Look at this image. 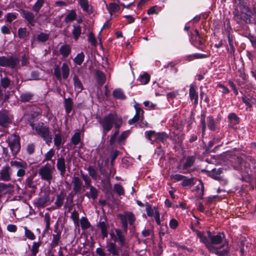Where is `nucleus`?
I'll return each mask as SVG.
<instances>
[{"label": "nucleus", "instance_id": "f257e3e1", "mask_svg": "<svg viewBox=\"0 0 256 256\" xmlns=\"http://www.w3.org/2000/svg\"><path fill=\"white\" fill-rule=\"evenodd\" d=\"M99 123L102 128V134L106 135L111 130L114 125L118 129L120 126L122 120L115 113H110L99 120Z\"/></svg>", "mask_w": 256, "mask_h": 256}, {"label": "nucleus", "instance_id": "f03ea898", "mask_svg": "<svg viewBox=\"0 0 256 256\" xmlns=\"http://www.w3.org/2000/svg\"><path fill=\"white\" fill-rule=\"evenodd\" d=\"M224 236L223 233H218L214 236H210V244H212L217 245L222 244V246L218 248L219 250L215 249L216 251L214 252H218L222 256H226L228 252V246L226 242L223 244Z\"/></svg>", "mask_w": 256, "mask_h": 256}, {"label": "nucleus", "instance_id": "7ed1b4c3", "mask_svg": "<svg viewBox=\"0 0 256 256\" xmlns=\"http://www.w3.org/2000/svg\"><path fill=\"white\" fill-rule=\"evenodd\" d=\"M116 234L114 232L110 233V236L112 240L114 242L118 241L120 247L124 248H129V240L126 238L127 233V230H122L120 229L116 228L115 230Z\"/></svg>", "mask_w": 256, "mask_h": 256}, {"label": "nucleus", "instance_id": "20e7f679", "mask_svg": "<svg viewBox=\"0 0 256 256\" xmlns=\"http://www.w3.org/2000/svg\"><path fill=\"white\" fill-rule=\"evenodd\" d=\"M33 129L35 130L38 135L42 138L48 145H50L52 142V136L48 126L42 122L36 124Z\"/></svg>", "mask_w": 256, "mask_h": 256}, {"label": "nucleus", "instance_id": "39448f33", "mask_svg": "<svg viewBox=\"0 0 256 256\" xmlns=\"http://www.w3.org/2000/svg\"><path fill=\"white\" fill-rule=\"evenodd\" d=\"M191 228L196 232L197 237L200 238V241L205 244L210 252H214L216 251L209 242V239L210 240L211 236L210 232H200L194 229L192 226Z\"/></svg>", "mask_w": 256, "mask_h": 256}, {"label": "nucleus", "instance_id": "423d86ee", "mask_svg": "<svg viewBox=\"0 0 256 256\" xmlns=\"http://www.w3.org/2000/svg\"><path fill=\"white\" fill-rule=\"evenodd\" d=\"M54 170L53 165L46 164L39 169V176L42 180L50 182L52 179Z\"/></svg>", "mask_w": 256, "mask_h": 256}, {"label": "nucleus", "instance_id": "0eeeda50", "mask_svg": "<svg viewBox=\"0 0 256 256\" xmlns=\"http://www.w3.org/2000/svg\"><path fill=\"white\" fill-rule=\"evenodd\" d=\"M124 229L126 230L128 227V222L130 225H132L134 222L136 218L132 212H126L124 214L118 215Z\"/></svg>", "mask_w": 256, "mask_h": 256}, {"label": "nucleus", "instance_id": "6e6552de", "mask_svg": "<svg viewBox=\"0 0 256 256\" xmlns=\"http://www.w3.org/2000/svg\"><path fill=\"white\" fill-rule=\"evenodd\" d=\"M8 145L14 154H16L20 150L19 136L16 134H12L8 138Z\"/></svg>", "mask_w": 256, "mask_h": 256}, {"label": "nucleus", "instance_id": "1a4fd4ad", "mask_svg": "<svg viewBox=\"0 0 256 256\" xmlns=\"http://www.w3.org/2000/svg\"><path fill=\"white\" fill-rule=\"evenodd\" d=\"M18 61L17 59L11 56L7 58L4 56L0 57V66H9L14 68L16 66Z\"/></svg>", "mask_w": 256, "mask_h": 256}, {"label": "nucleus", "instance_id": "9d476101", "mask_svg": "<svg viewBox=\"0 0 256 256\" xmlns=\"http://www.w3.org/2000/svg\"><path fill=\"white\" fill-rule=\"evenodd\" d=\"M190 41L199 50H204V46L203 45V42L201 40L199 32L197 30H194V33L190 38Z\"/></svg>", "mask_w": 256, "mask_h": 256}, {"label": "nucleus", "instance_id": "9b49d317", "mask_svg": "<svg viewBox=\"0 0 256 256\" xmlns=\"http://www.w3.org/2000/svg\"><path fill=\"white\" fill-rule=\"evenodd\" d=\"M146 214L148 216H154L158 225L160 224V214L158 208L156 207H152L150 205L146 206Z\"/></svg>", "mask_w": 256, "mask_h": 256}, {"label": "nucleus", "instance_id": "f8f14e48", "mask_svg": "<svg viewBox=\"0 0 256 256\" xmlns=\"http://www.w3.org/2000/svg\"><path fill=\"white\" fill-rule=\"evenodd\" d=\"M12 170L8 166L3 167L0 171V180L8 182L11 180Z\"/></svg>", "mask_w": 256, "mask_h": 256}, {"label": "nucleus", "instance_id": "ddd939ff", "mask_svg": "<svg viewBox=\"0 0 256 256\" xmlns=\"http://www.w3.org/2000/svg\"><path fill=\"white\" fill-rule=\"evenodd\" d=\"M189 96L191 100H194V105L198 104V92H196V87L194 84H191L190 86Z\"/></svg>", "mask_w": 256, "mask_h": 256}, {"label": "nucleus", "instance_id": "4468645a", "mask_svg": "<svg viewBox=\"0 0 256 256\" xmlns=\"http://www.w3.org/2000/svg\"><path fill=\"white\" fill-rule=\"evenodd\" d=\"M22 17L24 18L29 24L31 26H34L36 22V20L34 18V14L28 11L23 10L22 12Z\"/></svg>", "mask_w": 256, "mask_h": 256}, {"label": "nucleus", "instance_id": "2eb2a0df", "mask_svg": "<svg viewBox=\"0 0 256 256\" xmlns=\"http://www.w3.org/2000/svg\"><path fill=\"white\" fill-rule=\"evenodd\" d=\"M14 189V186L12 184H6L3 182H0V193L3 194H12Z\"/></svg>", "mask_w": 256, "mask_h": 256}, {"label": "nucleus", "instance_id": "dca6fc26", "mask_svg": "<svg viewBox=\"0 0 256 256\" xmlns=\"http://www.w3.org/2000/svg\"><path fill=\"white\" fill-rule=\"evenodd\" d=\"M56 168L60 172V174L64 176L66 171L65 160L64 157L61 156L58 159Z\"/></svg>", "mask_w": 256, "mask_h": 256}, {"label": "nucleus", "instance_id": "f3484780", "mask_svg": "<svg viewBox=\"0 0 256 256\" xmlns=\"http://www.w3.org/2000/svg\"><path fill=\"white\" fill-rule=\"evenodd\" d=\"M195 158L193 156L188 157L184 162H180L179 164V168L182 170H186L191 167L194 162Z\"/></svg>", "mask_w": 256, "mask_h": 256}, {"label": "nucleus", "instance_id": "a211bd4d", "mask_svg": "<svg viewBox=\"0 0 256 256\" xmlns=\"http://www.w3.org/2000/svg\"><path fill=\"white\" fill-rule=\"evenodd\" d=\"M54 232L56 234H52V240L51 242L52 248H55L58 246L61 236V232L60 230H58V228H56Z\"/></svg>", "mask_w": 256, "mask_h": 256}, {"label": "nucleus", "instance_id": "6ab92c4d", "mask_svg": "<svg viewBox=\"0 0 256 256\" xmlns=\"http://www.w3.org/2000/svg\"><path fill=\"white\" fill-rule=\"evenodd\" d=\"M74 187L73 190L76 192H80L82 188V182L78 176H74L72 180Z\"/></svg>", "mask_w": 256, "mask_h": 256}, {"label": "nucleus", "instance_id": "aec40b11", "mask_svg": "<svg viewBox=\"0 0 256 256\" xmlns=\"http://www.w3.org/2000/svg\"><path fill=\"white\" fill-rule=\"evenodd\" d=\"M59 50L64 58H66L71 52V47L69 44H65L60 47Z\"/></svg>", "mask_w": 256, "mask_h": 256}, {"label": "nucleus", "instance_id": "412c9836", "mask_svg": "<svg viewBox=\"0 0 256 256\" xmlns=\"http://www.w3.org/2000/svg\"><path fill=\"white\" fill-rule=\"evenodd\" d=\"M65 196L66 194L62 192L56 196V198L54 202L56 208H59L62 206Z\"/></svg>", "mask_w": 256, "mask_h": 256}, {"label": "nucleus", "instance_id": "4be33fe9", "mask_svg": "<svg viewBox=\"0 0 256 256\" xmlns=\"http://www.w3.org/2000/svg\"><path fill=\"white\" fill-rule=\"evenodd\" d=\"M90 188V192H87L86 194V196L88 198H92L94 200L96 199L98 196V190L94 186H88Z\"/></svg>", "mask_w": 256, "mask_h": 256}, {"label": "nucleus", "instance_id": "5701e85b", "mask_svg": "<svg viewBox=\"0 0 256 256\" xmlns=\"http://www.w3.org/2000/svg\"><path fill=\"white\" fill-rule=\"evenodd\" d=\"M209 56V54H194L192 55H188L186 57V60L190 62L194 59H200V58H206Z\"/></svg>", "mask_w": 256, "mask_h": 256}, {"label": "nucleus", "instance_id": "b1692460", "mask_svg": "<svg viewBox=\"0 0 256 256\" xmlns=\"http://www.w3.org/2000/svg\"><path fill=\"white\" fill-rule=\"evenodd\" d=\"M78 4L84 12H86L89 14L92 12L88 0H78Z\"/></svg>", "mask_w": 256, "mask_h": 256}, {"label": "nucleus", "instance_id": "393cba45", "mask_svg": "<svg viewBox=\"0 0 256 256\" xmlns=\"http://www.w3.org/2000/svg\"><path fill=\"white\" fill-rule=\"evenodd\" d=\"M41 245V242H34L30 248V252L32 256H36L38 252L39 248Z\"/></svg>", "mask_w": 256, "mask_h": 256}, {"label": "nucleus", "instance_id": "a878e982", "mask_svg": "<svg viewBox=\"0 0 256 256\" xmlns=\"http://www.w3.org/2000/svg\"><path fill=\"white\" fill-rule=\"evenodd\" d=\"M73 79H74V88H75L76 90L78 92H80L83 89L82 84L81 82L80 81V80L78 78V76H74Z\"/></svg>", "mask_w": 256, "mask_h": 256}, {"label": "nucleus", "instance_id": "bb28decb", "mask_svg": "<svg viewBox=\"0 0 256 256\" xmlns=\"http://www.w3.org/2000/svg\"><path fill=\"white\" fill-rule=\"evenodd\" d=\"M62 76L64 79L66 80L70 74V68L68 64L64 62L62 66Z\"/></svg>", "mask_w": 256, "mask_h": 256}, {"label": "nucleus", "instance_id": "cd10ccee", "mask_svg": "<svg viewBox=\"0 0 256 256\" xmlns=\"http://www.w3.org/2000/svg\"><path fill=\"white\" fill-rule=\"evenodd\" d=\"M82 33V28L78 25H73L72 34L75 40H77Z\"/></svg>", "mask_w": 256, "mask_h": 256}, {"label": "nucleus", "instance_id": "c85d7f7f", "mask_svg": "<svg viewBox=\"0 0 256 256\" xmlns=\"http://www.w3.org/2000/svg\"><path fill=\"white\" fill-rule=\"evenodd\" d=\"M196 196L199 198L202 197L204 192V186L201 180H200V184L196 187Z\"/></svg>", "mask_w": 256, "mask_h": 256}, {"label": "nucleus", "instance_id": "c756f323", "mask_svg": "<svg viewBox=\"0 0 256 256\" xmlns=\"http://www.w3.org/2000/svg\"><path fill=\"white\" fill-rule=\"evenodd\" d=\"M10 122V118L6 114H0V125L4 126Z\"/></svg>", "mask_w": 256, "mask_h": 256}, {"label": "nucleus", "instance_id": "7c9ffc66", "mask_svg": "<svg viewBox=\"0 0 256 256\" xmlns=\"http://www.w3.org/2000/svg\"><path fill=\"white\" fill-rule=\"evenodd\" d=\"M106 248H108V250L114 256L118 254V250L116 248V245L114 243H108Z\"/></svg>", "mask_w": 256, "mask_h": 256}, {"label": "nucleus", "instance_id": "2f4dec72", "mask_svg": "<svg viewBox=\"0 0 256 256\" xmlns=\"http://www.w3.org/2000/svg\"><path fill=\"white\" fill-rule=\"evenodd\" d=\"M76 17V14L74 10H70L64 18V22L66 23L74 20Z\"/></svg>", "mask_w": 256, "mask_h": 256}, {"label": "nucleus", "instance_id": "473e14b6", "mask_svg": "<svg viewBox=\"0 0 256 256\" xmlns=\"http://www.w3.org/2000/svg\"><path fill=\"white\" fill-rule=\"evenodd\" d=\"M50 200L48 196L45 194L38 198L37 204L38 206H44Z\"/></svg>", "mask_w": 256, "mask_h": 256}, {"label": "nucleus", "instance_id": "72a5a7b5", "mask_svg": "<svg viewBox=\"0 0 256 256\" xmlns=\"http://www.w3.org/2000/svg\"><path fill=\"white\" fill-rule=\"evenodd\" d=\"M112 94L117 99L125 100L126 98L122 90L120 88L114 90Z\"/></svg>", "mask_w": 256, "mask_h": 256}, {"label": "nucleus", "instance_id": "f704fd0d", "mask_svg": "<svg viewBox=\"0 0 256 256\" xmlns=\"http://www.w3.org/2000/svg\"><path fill=\"white\" fill-rule=\"evenodd\" d=\"M84 54L83 52H81L76 56L74 58V63L77 65H81L83 62L84 59Z\"/></svg>", "mask_w": 256, "mask_h": 256}, {"label": "nucleus", "instance_id": "c9c22d12", "mask_svg": "<svg viewBox=\"0 0 256 256\" xmlns=\"http://www.w3.org/2000/svg\"><path fill=\"white\" fill-rule=\"evenodd\" d=\"M81 139V134L80 132H78L74 133L72 136L71 138V142L75 146L78 145L80 142Z\"/></svg>", "mask_w": 256, "mask_h": 256}, {"label": "nucleus", "instance_id": "e433bc0d", "mask_svg": "<svg viewBox=\"0 0 256 256\" xmlns=\"http://www.w3.org/2000/svg\"><path fill=\"white\" fill-rule=\"evenodd\" d=\"M72 106V101L70 98H66L64 100V107L66 112L68 114L71 112Z\"/></svg>", "mask_w": 256, "mask_h": 256}, {"label": "nucleus", "instance_id": "4c0bfd02", "mask_svg": "<svg viewBox=\"0 0 256 256\" xmlns=\"http://www.w3.org/2000/svg\"><path fill=\"white\" fill-rule=\"evenodd\" d=\"M138 80L141 84H146L150 80V76L148 73H144L140 76Z\"/></svg>", "mask_w": 256, "mask_h": 256}, {"label": "nucleus", "instance_id": "58836bf2", "mask_svg": "<svg viewBox=\"0 0 256 256\" xmlns=\"http://www.w3.org/2000/svg\"><path fill=\"white\" fill-rule=\"evenodd\" d=\"M18 34L20 38H24L29 36L30 32L26 28H20L18 30Z\"/></svg>", "mask_w": 256, "mask_h": 256}, {"label": "nucleus", "instance_id": "ea45409f", "mask_svg": "<svg viewBox=\"0 0 256 256\" xmlns=\"http://www.w3.org/2000/svg\"><path fill=\"white\" fill-rule=\"evenodd\" d=\"M96 78L98 82L102 85L106 81V77L104 74L99 70L96 71Z\"/></svg>", "mask_w": 256, "mask_h": 256}, {"label": "nucleus", "instance_id": "a19ab883", "mask_svg": "<svg viewBox=\"0 0 256 256\" xmlns=\"http://www.w3.org/2000/svg\"><path fill=\"white\" fill-rule=\"evenodd\" d=\"M207 124L208 129L211 130H214L216 128V122L212 116L207 118Z\"/></svg>", "mask_w": 256, "mask_h": 256}, {"label": "nucleus", "instance_id": "79ce46f5", "mask_svg": "<svg viewBox=\"0 0 256 256\" xmlns=\"http://www.w3.org/2000/svg\"><path fill=\"white\" fill-rule=\"evenodd\" d=\"M55 154V151L53 148L50 149L44 156L43 162L52 160Z\"/></svg>", "mask_w": 256, "mask_h": 256}, {"label": "nucleus", "instance_id": "37998d69", "mask_svg": "<svg viewBox=\"0 0 256 256\" xmlns=\"http://www.w3.org/2000/svg\"><path fill=\"white\" fill-rule=\"evenodd\" d=\"M54 141V146L58 149H59L62 142V135L60 133H58L55 134Z\"/></svg>", "mask_w": 256, "mask_h": 256}, {"label": "nucleus", "instance_id": "c03bdc74", "mask_svg": "<svg viewBox=\"0 0 256 256\" xmlns=\"http://www.w3.org/2000/svg\"><path fill=\"white\" fill-rule=\"evenodd\" d=\"M98 226L100 228L102 236L104 238L107 237L108 232H107V225L104 222H100L98 224Z\"/></svg>", "mask_w": 256, "mask_h": 256}, {"label": "nucleus", "instance_id": "a18cd8bd", "mask_svg": "<svg viewBox=\"0 0 256 256\" xmlns=\"http://www.w3.org/2000/svg\"><path fill=\"white\" fill-rule=\"evenodd\" d=\"M70 218L72 220L75 226H79V214L78 212L74 210L71 214Z\"/></svg>", "mask_w": 256, "mask_h": 256}, {"label": "nucleus", "instance_id": "49530a36", "mask_svg": "<svg viewBox=\"0 0 256 256\" xmlns=\"http://www.w3.org/2000/svg\"><path fill=\"white\" fill-rule=\"evenodd\" d=\"M50 35L48 34L42 32L38 35L37 39L38 42H44L47 41Z\"/></svg>", "mask_w": 256, "mask_h": 256}, {"label": "nucleus", "instance_id": "de8ad7c7", "mask_svg": "<svg viewBox=\"0 0 256 256\" xmlns=\"http://www.w3.org/2000/svg\"><path fill=\"white\" fill-rule=\"evenodd\" d=\"M80 224L82 229L86 230L90 227V224L88 218L86 217H82L80 219Z\"/></svg>", "mask_w": 256, "mask_h": 256}, {"label": "nucleus", "instance_id": "09e8293b", "mask_svg": "<svg viewBox=\"0 0 256 256\" xmlns=\"http://www.w3.org/2000/svg\"><path fill=\"white\" fill-rule=\"evenodd\" d=\"M24 236L26 237L30 240H34L36 238V236L34 232H32L30 230L28 229L26 226L24 228Z\"/></svg>", "mask_w": 256, "mask_h": 256}, {"label": "nucleus", "instance_id": "8fccbe9b", "mask_svg": "<svg viewBox=\"0 0 256 256\" xmlns=\"http://www.w3.org/2000/svg\"><path fill=\"white\" fill-rule=\"evenodd\" d=\"M162 8L158 6H154L150 8L147 12L148 14H158L161 10Z\"/></svg>", "mask_w": 256, "mask_h": 256}, {"label": "nucleus", "instance_id": "3c124183", "mask_svg": "<svg viewBox=\"0 0 256 256\" xmlns=\"http://www.w3.org/2000/svg\"><path fill=\"white\" fill-rule=\"evenodd\" d=\"M44 4V0H38L32 7V10L38 12Z\"/></svg>", "mask_w": 256, "mask_h": 256}, {"label": "nucleus", "instance_id": "603ef678", "mask_svg": "<svg viewBox=\"0 0 256 256\" xmlns=\"http://www.w3.org/2000/svg\"><path fill=\"white\" fill-rule=\"evenodd\" d=\"M222 172V170L220 168L213 169L210 173V176L211 177L214 179H218L220 178V174Z\"/></svg>", "mask_w": 256, "mask_h": 256}, {"label": "nucleus", "instance_id": "864d4df0", "mask_svg": "<svg viewBox=\"0 0 256 256\" xmlns=\"http://www.w3.org/2000/svg\"><path fill=\"white\" fill-rule=\"evenodd\" d=\"M10 164L12 166L15 167L18 169L24 168V166L26 165V163L24 162H20L16 160L11 161Z\"/></svg>", "mask_w": 256, "mask_h": 256}, {"label": "nucleus", "instance_id": "5fc2aeb1", "mask_svg": "<svg viewBox=\"0 0 256 256\" xmlns=\"http://www.w3.org/2000/svg\"><path fill=\"white\" fill-rule=\"evenodd\" d=\"M80 173H81L82 178L84 182L85 186L86 188H88V186H90V184H91L90 178L88 174H84L82 173V172H81Z\"/></svg>", "mask_w": 256, "mask_h": 256}, {"label": "nucleus", "instance_id": "6e6d98bb", "mask_svg": "<svg viewBox=\"0 0 256 256\" xmlns=\"http://www.w3.org/2000/svg\"><path fill=\"white\" fill-rule=\"evenodd\" d=\"M114 191L117 193L118 194L124 195V188L120 184H115L114 185Z\"/></svg>", "mask_w": 256, "mask_h": 256}, {"label": "nucleus", "instance_id": "4d7b16f0", "mask_svg": "<svg viewBox=\"0 0 256 256\" xmlns=\"http://www.w3.org/2000/svg\"><path fill=\"white\" fill-rule=\"evenodd\" d=\"M88 42L93 46H96L97 41L93 32H90L88 36Z\"/></svg>", "mask_w": 256, "mask_h": 256}, {"label": "nucleus", "instance_id": "13d9d810", "mask_svg": "<svg viewBox=\"0 0 256 256\" xmlns=\"http://www.w3.org/2000/svg\"><path fill=\"white\" fill-rule=\"evenodd\" d=\"M194 178H188L184 176V178L182 180V186H192L194 184Z\"/></svg>", "mask_w": 256, "mask_h": 256}, {"label": "nucleus", "instance_id": "bf43d9fd", "mask_svg": "<svg viewBox=\"0 0 256 256\" xmlns=\"http://www.w3.org/2000/svg\"><path fill=\"white\" fill-rule=\"evenodd\" d=\"M160 228L159 235L160 238H162V236H164L166 232H168V227L166 224H160Z\"/></svg>", "mask_w": 256, "mask_h": 256}, {"label": "nucleus", "instance_id": "052dcab7", "mask_svg": "<svg viewBox=\"0 0 256 256\" xmlns=\"http://www.w3.org/2000/svg\"><path fill=\"white\" fill-rule=\"evenodd\" d=\"M6 22L10 23L14 20L16 18L17 16L16 14L12 12H9L7 14L6 16Z\"/></svg>", "mask_w": 256, "mask_h": 256}, {"label": "nucleus", "instance_id": "680f3d73", "mask_svg": "<svg viewBox=\"0 0 256 256\" xmlns=\"http://www.w3.org/2000/svg\"><path fill=\"white\" fill-rule=\"evenodd\" d=\"M109 9L110 12H118L120 9V6L114 2H111L109 4Z\"/></svg>", "mask_w": 256, "mask_h": 256}, {"label": "nucleus", "instance_id": "e2e57ef3", "mask_svg": "<svg viewBox=\"0 0 256 256\" xmlns=\"http://www.w3.org/2000/svg\"><path fill=\"white\" fill-rule=\"evenodd\" d=\"M130 130H126L118 138V142H121L124 140L130 134Z\"/></svg>", "mask_w": 256, "mask_h": 256}, {"label": "nucleus", "instance_id": "0e129e2a", "mask_svg": "<svg viewBox=\"0 0 256 256\" xmlns=\"http://www.w3.org/2000/svg\"><path fill=\"white\" fill-rule=\"evenodd\" d=\"M166 138V134L164 132L156 134L154 140L162 141Z\"/></svg>", "mask_w": 256, "mask_h": 256}, {"label": "nucleus", "instance_id": "69168bd1", "mask_svg": "<svg viewBox=\"0 0 256 256\" xmlns=\"http://www.w3.org/2000/svg\"><path fill=\"white\" fill-rule=\"evenodd\" d=\"M1 84L4 88H7L9 86L10 84V80L7 78H1Z\"/></svg>", "mask_w": 256, "mask_h": 256}, {"label": "nucleus", "instance_id": "338daca9", "mask_svg": "<svg viewBox=\"0 0 256 256\" xmlns=\"http://www.w3.org/2000/svg\"><path fill=\"white\" fill-rule=\"evenodd\" d=\"M169 225L172 229H176L178 226V221L175 218H172L170 220Z\"/></svg>", "mask_w": 256, "mask_h": 256}, {"label": "nucleus", "instance_id": "774afa93", "mask_svg": "<svg viewBox=\"0 0 256 256\" xmlns=\"http://www.w3.org/2000/svg\"><path fill=\"white\" fill-rule=\"evenodd\" d=\"M54 74L55 75L58 80H60L61 79V70L59 66H57L54 67Z\"/></svg>", "mask_w": 256, "mask_h": 256}]
</instances>
